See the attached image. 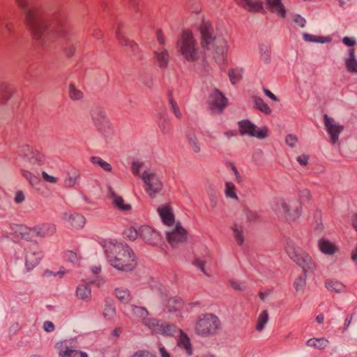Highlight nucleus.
Returning a JSON list of instances; mask_svg holds the SVG:
<instances>
[{"mask_svg":"<svg viewBox=\"0 0 357 357\" xmlns=\"http://www.w3.org/2000/svg\"><path fill=\"white\" fill-rule=\"evenodd\" d=\"M43 329L47 332H52L54 331V325L52 321H46L43 323Z\"/></svg>","mask_w":357,"mask_h":357,"instance_id":"5fc2aeb1","label":"nucleus"},{"mask_svg":"<svg viewBox=\"0 0 357 357\" xmlns=\"http://www.w3.org/2000/svg\"><path fill=\"white\" fill-rule=\"evenodd\" d=\"M141 167V164L137 162H134L132 163V172L133 174H137L139 172V169Z\"/></svg>","mask_w":357,"mask_h":357,"instance_id":"0e129e2a","label":"nucleus"},{"mask_svg":"<svg viewBox=\"0 0 357 357\" xmlns=\"http://www.w3.org/2000/svg\"><path fill=\"white\" fill-rule=\"evenodd\" d=\"M68 271L65 269H60L58 272L53 273L51 271H47L46 274H48V275H53L54 276L59 275L60 278H62L63 275L68 273Z\"/></svg>","mask_w":357,"mask_h":357,"instance_id":"bf43d9fd","label":"nucleus"},{"mask_svg":"<svg viewBox=\"0 0 357 357\" xmlns=\"http://www.w3.org/2000/svg\"><path fill=\"white\" fill-rule=\"evenodd\" d=\"M104 248L110 264L114 268L128 271L136 266L135 255L128 246L107 241L104 244Z\"/></svg>","mask_w":357,"mask_h":357,"instance_id":"7ed1b4c3","label":"nucleus"},{"mask_svg":"<svg viewBox=\"0 0 357 357\" xmlns=\"http://www.w3.org/2000/svg\"><path fill=\"white\" fill-rule=\"evenodd\" d=\"M229 76L231 83L235 84L240 80V79L242 77V75L241 72L239 70H231L229 71Z\"/></svg>","mask_w":357,"mask_h":357,"instance_id":"a18cd8bd","label":"nucleus"},{"mask_svg":"<svg viewBox=\"0 0 357 357\" xmlns=\"http://www.w3.org/2000/svg\"><path fill=\"white\" fill-rule=\"evenodd\" d=\"M268 9L281 17H284L286 14L285 8L281 0H266Z\"/></svg>","mask_w":357,"mask_h":357,"instance_id":"412c9836","label":"nucleus"},{"mask_svg":"<svg viewBox=\"0 0 357 357\" xmlns=\"http://www.w3.org/2000/svg\"><path fill=\"white\" fill-rule=\"evenodd\" d=\"M286 251L289 256L296 261L305 272L312 271L315 268L316 265L312 260L310 256L299 247L289 245L287 247Z\"/></svg>","mask_w":357,"mask_h":357,"instance_id":"39448f33","label":"nucleus"},{"mask_svg":"<svg viewBox=\"0 0 357 357\" xmlns=\"http://www.w3.org/2000/svg\"><path fill=\"white\" fill-rule=\"evenodd\" d=\"M100 271L101 268L100 267H95L91 271V285L100 287L104 283L103 278L100 275Z\"/></svg>","mask_w":357,"mask_h":357,"instance_id":"b1692460","label":"nucleus"},{"mask_svg":"<svg viewBox=\"0 0 357 357\" xmlns=\"http://www.w3.org/2000/svg\"><path fill=\"white\" fill-rule=\"evenodd\" d=\"M112 198L113 204L119 209L128 211L131 208V206L126 203L121 197L112 194Z\"/></svg>","mask_w":357,"mask_h":357,"instance_id":"cd10ccee","label":"nucleus"},{"mask_svg":"<svg viewBox=\"0 0 357 357\" xmlns=\"http://www.w3.org/2000/svg\"><path fill=\"white\" fill-rule=\"evenodd\" d=\"M116 37L121 45L126 46L128 45V40L121 31L120 28H118L116 31Z\"/></svg>","mask_w":357,"mask_h":357,"instance_id":"49530a36","label":"nucleus"},{"mask_svg":"<svg viewBox=\"0 0 357 357\" xmlns=\"http://www.w3.org/2000/svg\"><path fill=\"white\" fill-rule=\"evenodd\" d=\"M65 259L66 261L73 264H77L79 261V257L77 253L71 250H68L65 252Z\"/></svg>","mask_w":357,"mask_h":357,"instance_id":"a19ab883","label":"nucleus"},{"mask_svg":"<svg viewBox=\"0 0 357 357\" xmlns=\"http://www.w3.org/2000/svg\"><path fill=\"white\" fill-rule=\"evenodd\" d=\"M319 246L321 251L325 254L332 255L337 250L333 243L324 239L319 241Z\"/></svg>","mask_w":357,"mask_h":357,"instance_id":"a878e982","label":"nucleus"},{"mask_svg":"<svg viewBox=\"0 0 357 357\" xmlns=\"http://www.w3.org/2000/svg\"><path fill=\"white\" fill-rule=\"evenodd\" d=\"M169 54L165 48H160L153 52V63L161 68L167 67L169 61Z\"/></svg>","mask_w":357,"mask_h":357,"instance_id":"a211bd4d","label":"nucleus"},{"mask_svg":"<svg viewBox=\"0 0 357 357\" xmlns=\"http://www.w3.org/2000/svg\"><path fill=\"white\" fill-rule=\"evenodd\" d=\"M231 285L236 290H241L242 289L241 284L237 282H231Z\"/></svg>","mask_w":357,"mask_h":357,"instance_id":"774afa93","label":"nucleus"},{"mask_svg":"<svg viewBox=\"0 0 357 357\" xmlns=\"http://www.w3.org/2000/svg\"><path fill=\"white\" fill-rule=\"evenodd\" d=\"M209 102L213 112H220L225 107L227 100L221 93L215 90L211 94Z\"/></svg>","mask_w":357,"mask_h":357,"instance_id":"2eb2a0df","label":"nucleus"},{"mask_svg":"<svg viewBox=\"0 0 357 357\" xmlns=\"http://www.w3.org/2000/svg\"><path fill=\"white\" fill-rule=\"evenodd\" d=\"M324 125L327 132L330 135L332 143L335 144L338 140V135L344 129V127L336 123L333 119L329 118L326 114L324 116Z\"/></svg>","mask_w":357,"mask_h":357,"instance_id":"ddd939ff","label":"nucleus"},{"mask_svg":"<svg viewBox=\"0 0 357 357\" xmlns=\"http://www.w3.org/2000/svg\"><path fill=\"white\" fill-rule=\"evenodd\" d=\"M187 238V232L179 223H176L175 227L172 231L167 232V241L172 246H175L179 243L185 241Z\"/></svg>","mask_w":357,"mask_h":357,"instance_id":"f8f14e48","label":"nucleus"},{"mask_svg":"<svg viewBox=\"0 0 357 357\" xmlns=\"http://www.w3.org/2000/svg\"><path fill=\"white\" fill-rule=\"evenodd\" d=\"M61 219L64 221L68 222L72 227L77 229L82 228L86 223L85 218L82 215L75 213H63L61 215Z\"/></svg>","mask_w":357,"mask_h":357,"instance_id":"f3484780","label":"nucleus"},{"mask_svg":"<svg viewBox=\"0 0 357 357\" xmlns=\"http://www.w3.org/2000/svg\"><path fill=\"white\" fill-rule=\"evenodd\" d=\"M177 47L183 58L193 62L199 58V49L196 38L191 31H183L177 43Z\"/></svg>","mask_w":357,"mask_h":357,"instance_id":"20e7f679","label":"nucleus"},{"mask_svg":"<svg viewBox=\"0 0 357 357\" xmlns=\"http://www.w3.org/2000/svg\"><path fill=\"white\" fill-rule=\"evenodd\" d=\"M123 234L126 238L130 241H134L138 237V236H139V231H138L133 227H130L125 229Z\"/></svg>","mask_w":357,"mask_h":357,"instance_id":"4c0bfd02","label":"nucleus"},{"mask_svg":"<svg viewBox=\"0 0 357 357\" xmlns=\"http://www.w3.org/2000/svg\"><path fill=\"white\" fill-rule=\"evenodd\" d=\"M79 176L78 172L75 169H73L67 173V176L63 181V186L65 188L73 187L76 183L77 179Z\"/></svg>","mask_w":357,"mask_h":357,"instance_id":"393cba45","label":"nucleus"},{"mask_svg":"<svg viewBox=\"0 0 357 357\" xmlns=\"http://www.w3.org/2000/svg\"><path fill=\"white\" fill-rule=\"evenodd\" d=\"M294 21L296 23H297L300 26L303 27L304 26L305 20L304 18L301 17V16H296L294 17Z\"/></svg>","mask_w":357,"mask_h":357,"instance_id":"e2e57ef3","label":"nucleus"},{"mask_svg":"<svg viewBox=\"0 0 357 357\" xmlns=\"http://www.w3.org/2000/svg\"><path fill=\"white\" fill-rule=\"evenodd\" d=\"M239 131L241 135H248L259 139L265 138L268 135L267 128H257L248 121L239 122Z\"/></svg>","mask_w":357,"mask_h":357,"instance_id":"9d476101","label":"nucleus"},{"mask_svg":"<svg viewBox=\"0 0 357 357\" xmlns=\"http://www.w3.org/2000/svg\"><path fill=\"white\" fill-rule=\"evenodd\" d=\"M328 343V340L325 338H312L307 341V344L309 347H313L321 349L325 348Z\"/></svg>","mask_w":357,"mask_h":357,"instance_id":"c756f323","label":"nucleus"},{"mask_svg":"<svg viewBox=\"0 0 357 357\" xmlns=\"http://www.w3.org/2000/svg\"><path fill=\"white\" fill-rule=\"evenodd\" d=\"M22 174L23 176L29 181L31 185L35 186L38 183V178L31 172L27 170H22Z\"/></svg>","mask_w":357,"mask_h":357,"instance_id":"58836bf2","label":"nucleus"},{"mask_svg":"<svg viewBox=\"0 0 357 357\" xmlns=\"http://www.w3.org/2000/svg\"><path fill=\"white\" fill-rule=\"evenodd\" d=\"M25 199V196L22 191H18L16 192L15 196V202L17 204H20L23 202Z\"/></svg>","mask_w":357,"mask_h":357,"instance_id":"6e6d98bb","label":"nucleus"},{"mask_svg":"<svg viewBox=\"0 0 357 357\" xmlns=\"http://www.w3.org/2000/svg\"><path fill=\"white\" fill-rule=\"evenodd\" d=\"M16 232L19 236L26 241L31 240L33 237L36 236V227L31 228L24 225H18L17 227Z\"/></svg>","mask_w":357,"mask_h":357,"instance_id":"4be33fe9","label":"nucleus"},{"mask_svg":"<svg viewBox=\"0 0 357 357\" xmlns=\"http://www.w3.org/2000/svg\"><path fill=\"white\" fill-rule=\"evenodd\" d=\"M189 142L195 152H199L200 150L199 146L197 145V140L195 136L189 137Z\"/></svg>","mask_w":357,"mask_h":357,"instance_id":"603ef678","label":"nucleus"},{"mask_svg":"<svg viewBox=\"0 0 357 357\" xmlns=\"http://www.w3.org/2000/svg\"><path fill=\"white\" fill-rule=\"evenodd\" d=\"M236 3L250 11L258 12L263 9V2L261 0H235Z\"/></svg>","mask_w":357,"mask_h":357,"instance_id":"aec40b11","label":"nucleus"},{"mask_svg":"<svg viewBox=\"0 0 357 357\" xmlns=\"http://www.w3.org/2000/svg\"><path fill=\"white\" fill-rule=\"evenodd\" d=\"M115 296L122 303H128L130 299L129 291L121 287L115 289Z\"/></svg>","mask_w":357,"mask_h":357,"instance_id":"7c9ffc66","label":"nucleus"},{"mask_svg":"<svg viewBox=\"0 0 357 357\" xmlns=\"http://www.w3.org/2000/svg\"><path fill=\"white\" fill-rule=\"evenodd\" d=\"M183 306V302L178 298H170L167 303V307L169 312L176 311L180 310Z\"/></svg>","mask_w":357,"mask_h":357,"instance_id":"72a5a7b5","label":"nucleus"},{"mask_svg":"<svg viewBox=\"0 0 357 357\" xmlns=\"http://www.w3.org/2000/svg\"><path fill=\"white\" fill-rule=\"evenodd\" d=\"M18 153L32 166H40L45 162L43 155L27 144L22 146Z\"/></svg>","mask_w":357,"mask_h":357,"instance_id":"6e6552de","label":"nucleus"},{"mask_svg":"<svg viewBox=\"0 0 357 357\" xmlns=\"http://www.w3.org/2000/svg\"><path fill=\"white\" fill-rule=\"evenodd\" d=\"M255 105L256 107L262 112L265 114H269L271 112V109L268 106L266 103H265L263 100L260 98H257L255 99Z\"/></svg>","mask_w":357,"mask_h":357,"instance_id":"ea45409f","label":"nucleus"},{"mask_svg":"<svg viewBox=\"0 0 357 357\" xmlns=\"http://www.w3.org/2000/svg\"><path fill=\"white\" fill-rule=\"evenodd\" d=\"M63 52L66 56L71 57L75 52V47L73 45L66 44V46L63 47Z\"/></svg>","mask_w":357,"mask_h":357,"instance_id":"3c124183","label":"nucleus"},{"mask_svg":"<svg viewBox=\"0 0 357 357\" xmlns=\"http://www.w3.org/2000/svg\"><path fill=\"white\" fill-rule=\"evenodd\" d=\"M326 287L331 291L340 293L345 290V286L335 280H328L326 282Z\"/></svg>","mask_w":357,"mask_h":357,"instance_id":"5701e85b","label":"nucleus"},{"mask_svg":"<svg viewBox=\"0 0 357 357\" xmlns=\"http://www.w3.org/2000/svg\"><path fill=\"white\" fill-rule=\"evenodd\" d=\"M350 58L347 60L346 66L349 72L357 73V61L354 58V49L349 50Z\"/></svg>","mask_w":357,"mask_h":357,"instance_id":"2f4dec72","label":"nucleus"},{"mask_svg":"<svg viewBox=\"0 0 357 357\" xmlns=\"http://www.w3.org/2000/svg\"><path fill=\"white\" fill-rule=\"evenodd\" d=\"M139 236L149 244H156L160 241V235L149 226H142L139 229Z\"/></svg>","mask_w":357,"mask_h":357,"instance_id":"4468645a","label":"nucleus"},{"mask_svg":"<svg viewBox=\"0 0 357 357\" xmlns=\"http://www.w3.org/2000/svg\"><path fill=\"white\" fill-rule=\"evenodd\" d=\"M91 162H93V164L98 165L105 171L111 172V170H112L111 165L108 162L104 161L100 158H98V157L91 158Z\"/></svg>","mask_w":357,"mask_h":357,"instance_id":"c9c22d12","label":"nucleus"},{"mask_svg":"<svg viewBox=\"0 0 357 357\" xmlns=\"http://www.w3.org/2000/svg\"><path fill=\"white\" fill-rule=\"evenodd\" d=\"M41 178L45 182L51 184H56L59 181L58 177L54 175H50L45 171L41 172Z\"/></svg>","mask_w":357,"mask_h":357,"instance_id":"79ce46f5","label":"nucleus"},{"mask_svg":"<svg viewBox=\"0 0 357 357\" xmlns=\"http://www.w3.org/2000/svg\"><path fill=\"white\" fill-rule=\"evenodd\" d=\"M296 142H297V138L292 135H289L286 137V143L291 146H294L295 144L296 143Z\"/></svg>","mask_w":357,"mask_h":357,"instance_id":"13d9d810","label":"nucleus"},{"mask_svg":"<svg viewBox=\"0 0 357 357\" xmlns=\"http://www.w3.org/2000/svg\"><path fill=\"white\" fill-rule=\"evenodd\" d=\"M159 351L161 355V357H170L169 354L167 352L165 347H160L159 349Z\"/></svg>","mask_w":357,"mask_h":357,"instance_id":"338daca9","label":"nucleus"},{"mask_svg":"<svg viewBox=\"0 0 357 357\" xmlns=\"http://www.w3.org/2000/svg\"><path fill=\"white\" fill-rule=\"evenodd\" d=\"M274 210L278 214H286L289 212V206L284 200H278L274 204Z\"/></svg>","mask_w":357,"mask_h":357,"instance_id":"f704fd0d","label":"nucleus"},{"mask_svg":"<svg viewBox=\"0 0 357 357\" xmlns=\"http://www.w3.org/2000/svg\"><path fill=\"white\" fill-rule=\"evenodd\" d=\"M305 285V280L303 278H299L294 283L295 288L297 291L302 290Z\"/></svg>","mask_w":357,"mask_h":357,"instance_id":"864d4df0","label":"nucleus"},{"mask_svg":"<svg viewBox=\"0 0 357 357\" xmlns=\"http://www.w3.org/2000/svg\"><path fill=\"white\" fill-rule=\"evenodd\" d=\"M264 91L265 94L268 97H269L271 99H272L274 101H278V98L271 91H270L269 90L266 89L264 90Z\"/></svg>","mask_w":357,"mask_h":357,"instance_id":"69168bd1","label":"nucleus"},{"mask_svg":"<svg viewBox=\"0 0 357 357\" xmlns=\"http://www.w3.org/2000/svg\"><path fill=\"white\" fill-rule=\"evenodd\" d=\"M225 192L227 197L236 199V188L233 183H227Z\"/></svg>","mask_w":357,"mask_h":357,"instance_id":"c03bdc74","label":"nucleus"},{"mask_svg":"<svg viewBox=\"0 0 357 357\" xmlns=\"http://www.w3.org/2000/svg\"><path fill=\"white\" fill-rule=\"evenodd\" d=\"M268 319V314L266 310L262 311L257 319L256 329L261 331Z\"/></svg>","mask_w":357,"mask_h":357,"instance_id":"473e14b6","label":"nucleus"},{"mask_svg":"<svg viewBox=\"0 0 357 357\" xmlns=\"http://www.w3.org/2000/svg\"><path fill=\"white\" fill-rule=\"evenodd\" d=\"M132 311L135 314L141 318H144L148 312L143 307L135 306L132 307Z\"/></svg>","mask_w":357,"mask_h":357,"instance_id":"09e8293b","label":"nucleus"},{"mask_svg":"<svg viewBox=\"0 0 357 357\" xmlns=\"http://www.w3.org/2000/svg\"><path fill=\"white\" fill-rule=\"evenodd\" d=\"M170 105H171L172 109L174 114L176 115V116L177 118H181V112H179V109H178V106L176 105V102L174 101H173L172 100H171Z\"/></svg>","mask_w":357,"mask_h":357,"instance_id":"4d7b16f0","label":"nucleus"},{"mask_svg":"<svg viewBox=\"0 0 357 357\" xmlns=\"http://www.w3.org/2000/svg\"><path fill=\"white\" fill-rule=\"evenodd\" d=\"M162 222L168 227L174 225V215L169 204H163L157 209Z\"/></svg>","mask_w":357,"mask_h":357,"instance_id":"dca6fc26","label":"nucleus"},{"mask_svg":"<svg viewBox=\"0 0 357 357\" xmlns=\"http://www.w3.org/2000/svg\"><path fill=\"white\" fill-rule=\"evenodd\" d=\"M178 346L183 348L188 355L192 354V348L190 342L189 337L183 333H181L179 338L178 340Z\"/></svg>","mask_w":357,"mask_h":357,"instance_id":"bb28decb","label":"nucleus"},{"mask_svg":"<svg viewBox=\"0 0 357 357\" xmlns=\"http://www.w3.org/2000/svg\"><path fill=\"white\" fill-rule=\"evenodd\" d=\"M59 357H88L86 353L76 349L69 340H61L54 346Z\"/></svg>","mask_w":357,"mask_h":357,"instance_id":"1a4fd4ad","label":"nucleus"},{"mask_svg":"<svg viewBox=\"0 0 357 357\" xmlns=\"http://www.w3.org/2000/svg\"><path fill=\"white\" fill-rule=\"evenodd\" d=\"M69 97L72 100L77 101L83 98L84 94L74 84H70L69 85Z\"/></svg>","mask_w":357,"mask_h":357,"instance_id":"c85d7f7f","label":"nucleus"},{"mask_svg":"<svg viewBox=\"0 0 357 357\" xmlns=\"http://www.w3.org/2000/svg\"><path fill=\"white\" fill-rule=\"evenodd\" d=\"M303 38L305 41L307 42H318V43H324L328 41L329 40L324 38L323 37H317L311 34L305 33L303 35Z\"/></svg>","mask_w":357,"mask_h":357,"instance_id":"37998d69","label":"nucleus"},{"mask_svg":"<svg viewBox=\"0 0 357 357\" xmlns=\"http://www.w3.org/2000/svg\"><path fill=\"white\" fill-rule=\"evenodd\" d=\"M43 252L36 244L24 245V266L26 271H31L35 268L43 258Z\"/></svg>","mask_w":357,"mask_h":357,"instance_id":"423d86ee","label":"nucleus"},{"mask_svg":"<svg viewBox=\"0 0 357 357\" xmlns=\"http://www.w3.org/2000/svg\"><path fill=\"white\" fill-rule=\"evenodd\" d=\"M343 43L347 46H353L356 43V40L354 38L344 37L342 40Z\"/></svg>","mask_w":357,"mask_h":357,"instance_id":"052dcab7","label":"nucleus"},{"mask_svg":"<svg viewBox=\"0 0 357 357\" xmlns=\"http://www.w3.org/2000/svg\"><path fill=\"white\" fill-rule=\"evenodd\" d=\"M142 178L146 184V190L151 197L161 191L162 183L154 173L145 172Z\"/></svg>","mask_w":357,"mask_h":357,"instance_id":"9b49d317","label":"nucleus"},{"mask_svg":"<svg viewBox=\"0 0 357 357\" xmlns=\"http://www.w3.org/2000/svg\"><path fill=\"white\" fill-rule=\"evenodd\" d=\"M234 238L238 244L241 245L243 243V236L242 234V230L236 227L234 228Z\"/></svg>","mask_w":357,"mask_h":357,"instance_id":"8fccbe9b","label":"nucleus"},{"mask_svg":"<svg viewBox=\"0 0 357 357\" xmlns=\"http://www.w3.org/2000/svg\"><path fill=\"white\" fill-rule=\"evenodd\" d=\"M297 161L302 165H306L308 161V157L305 155H299L297 158Z\"/></svg>","mask_w":357,"mask_h":357,"instance_id":"680f3d73","label":"nucleus"},{"mask_svg":"<svg viewBox=\"0 0 357 357\" xmlns=\"http://www.w3.org/2000/svg\"><path fill=\"white\" fill-rule=\"evenodd\" d=\"M24 16V23L36 40H41L49 29L53 38L64 42L68 33V27L63 17L41 16L29 7L28 0H15Z\"/></svg>","mask_w":357,"mask_h":357,"instance_id":"f257e3e1","label":"nucleus"},{"mask_svg":"<svg viewBox=\"0 0 357 357\" xmlns=\"http://www.w3.org/2000/svg\"><path fill=\"white\" fill-rule=\"evenodd\" d=\"M218 324L219 321L217 317L213 314H206L199 319L195 330L199 335H208L217 330Z\"/></svg>","mask_w":357,"mask_h":357,"instance_id":"0eeeda50","label":"nucleus"},{"mask_svg":"<svg viewBox=\"0 0 357 357\" xmlns=\"http://www.w3.org/2000/svg\"><path fill=\"white\" fill-rule=\"evenodd\" d=\"M200 45L203 50L217 56H225L229 50V37L226 33L215 29L209 20H203L198 26Z\"/></svg>","mask_w":357,"mask_h":357,"instance_id":"f03ea898","label":"nucleus"},{"mask_svg":"<svg viewBox=\"0 0 357 357\" xmlns=\"http://www.w3.org/2000/svg\"><path fill=\"white\" fill-rule=\"evenodd\" d=\"M56 231V226L52 223H43L36 226V236L46 238L52 236Z\"/></svg>","mask_w":357,"mask_h":357,"instance_id":"6ab92c4d","label":"nucleus"},{"mask_svg":"<svg viewBox=\"0 0 357 357\" xmlns=\"http://www.w3.org/2000/svg\"><path fill=\"white\" fill-rule=\"evenodd\" d=\"M131 357H156L154 354L147 350H138Z\"/></svg>","mask_w":357,"mask_h":357,"instance_id":"de8ad7c7","label":"nucleus"},{"mask_svg":"<svg viewBox=\"0 0 357 357\" xmlns=\"http://www.w3.org/2000/svg\"><path fill=\"white\" fill-rule=\"evenodd\" d=\"M77 296L79 299H84L88 296V284L86 282H84L83 284H79L77 288Z\"/></svg>","mask_w":357,"mask_h":357,"instance_id":"e433bc0d","label":"nucleus"}]
</instances>
